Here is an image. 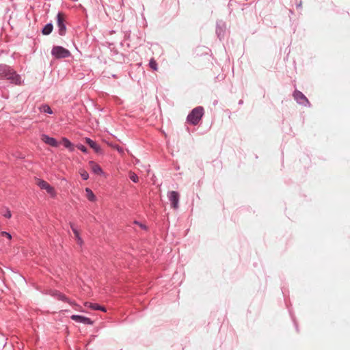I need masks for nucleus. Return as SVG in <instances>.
Returning a JSON list of instances; mask_svg holds the SVG:
<instances>
[{"label": "nucleus", "instance_id": "nucleus-15", "mask_svg": "<svg viewBox=\"0 0 350 350\" xmlns=\"http://www.w3.org/2000/svg\"><path fill=\"white\" fill-rule=\"evenodd\" d=\"M85 192L86 197L90 201L94 202L96 200V196L90 188H86Z\"/></svg>", "mask_w": 350, "mask_h": 350}, {"label": "nucleus", "instance_id": "nucleus-24", "mask_svg": "<svg viewBox=\"0 0 350 350\" xmlns=\"http://www.w3.org/2000/svg\"><path fill=\"white\" fill-rule=\"evenodd\" d=\"M1 234L3 236H5V237H7L8 239H12V236L10 234H9L8 232H1Z\"/></svg>", "mask_w": 350, "mask_h": 350}, {"label": "nucleus", "instance_id": "nucleus-19", "mask_svg": "<svg viewBox=\"0 0 350 350\" xmlns=\"http://www.w3.org/2000/svg\"><path fill=\"white\" fill-rule=\"evenodd\" d=\"M149 65H150V67L154 70H157L158 68H157V64L156 62V61L154 59H151L150 61V63H149Z\"/></svg>", "mask_w": 350, "mask_h": 350}, {"label": "nucleus", "instance_id": "nucleus-18", "mask_svg": "<svg viewBox=\"0 0 350 350\" xmlns=\"http://www.w3.org/2000/svg\"><path fill=\"white\" fill-rule=\"evenodd\" d=\"M40 110L42 112L47 113L49 114H51L53 113L51 109L50 108V107L49 105H42L40 107Z\"/></svg>", "mask_w": 350, "mask_h": 350}, {"label": "nucleus", "instance_id": "nucleus-11", "mask_svg": "<svg viewBox=\"0 0 350 350\" xmlns=\"http://www.w3.org/2000/svg\"><path fill=\"white\" fill-rule=\"evenodd\" d=\"M85 142L96 152H100V146L96 142H94L93 140H92L90 138H85Z\"/></svg>", "mask_w": 350, "mask_h": 350}, {"label": "nucleus", "instance_id": "nucleus-3", "mask_svg": "<svg viewBox=\"0 0 350 350\" xmlns=\"http://www.w3.org/2000/svg\"><path fill=\"white\" fill-rule=\"evenodd\" d=\"M51 54L55 58H65L70 56V52L66 49L57 46L52 49Z\"/></svg>", "mask_w": 350, "mask_h": 350}, {"label": "nucleus", "instance_id": "nucleus-8", "mask_svg": "<svg viewBox=\"0 0 350 350\" xmlns=\"http://www.w3.org/2000/svg\"><path fill=\"white\" fill-rule=\"evenodd\" d=\"M41 139L45 144H49L53 147H57L58 146V143L55 138L51 137L45 134L42 135Z\"/></svg>", "mask_w": 350, "mask_h": 350}, {"label": "nucleus", "instance_id": "nucleus-13", "mask_svg": "<svg viewBox=\"0 0 350 350\" xmlns=\"http://www.w3.org/2000/svg\"><path fill=\"white\" fill-rule=\"evenodd\" d=\"M70 226H71L73 233L75 234V239L77 240V243L79 245H82L83 240L79 235V231L73 226V225L72 224H70Z\"/></svg>", "mask_w": 350, "mask_h": 350}, {"label": "nucleus", "instance_id": "nucleus-16", "mask_svg": "<svg viewBox=\"0 0 350 350\" xmlns=\"http://www.w3.org/2000/svg\"><path fill=\"white\" fill-rule=\"evenodd\" d=\"M53 29V25L51 23H49L44 27L42 32L44 35H49L52 32Z\"/></svg>", "mask_w": 350, "mask_h": 350}, {"label": "nucleus", "instance_id": "nucleus-12", "mask_svg": "<svg viewBox=\"0 0 350 350\" xmlns=\"http://www.w3.org/2000/svg\"><path fill=\"white\" fill-rule=\"evenodd\" d=\"M53 296L54 297H56L59 300H62V301H67L71 305H75V303L73 302H70L68 299L62 293L58 292V291H55L53 294Z\"/></svg>", "mask_w": 350, "mask_h": 350}, {"label": "nucleus", "instance_id": "nucleus-21", "mask_svg": "<svg viewBox=\"0 0 350 350\" xmlns=\"http://www.w3.org/2000/svg\"><path fill=\"white\" fill-rule=\"evenodd\" d=\"M129 178L135 183H137L138 181V176L134 172H131L129 173Z\"/></svg>", "mask_w": 350, "mask_h": 350}, {"label": "nucleus", "instance_id": "nucleus-17", "mask_svg": "<svg viewBox=\"0 0 350 350\" xmlns=\"http://www.w3.org/2000/svg\"><path fill=\"white\" fill-rule=\"evenodd\" d=\"M62 142L66 148H69L71 151L74 150L72 144L67 138H62Z\"/></svg>", "mask_w": 350, "mask_h": 350}, {"label": "nucleus", "instance_id": "nucleus-22", "mask_svg": "<svg viewBox=\"0 0 350 350\" xmlns=\"http://www.w3.org/2000/svg\"><path fill=\"white\" fill-rule=\"evenodd\" d=\"M77 147L83 152H87L88 151L87 148L85 147L83 145L79 144L77 146Z\"/></svg>", "mask_w": 350, "mask_h": 350}, {"label": "nucleus", "instance_id": "nucleus-10", "mask_svg": "<svg viewBox=\"0 0 350 350\" xmlns=\"http://www.w3.org/2000/svg\"><path fill=\"white\" fill-rule=\"evenodd\" d=\"M294 97L300 104H304L305 102H308L306 97L300 92H295Z\"/></svg>", "mask_w": 350, "mask_h": 350}, {"label": "nucleus", "instance_id": "nucleus-5", "mask_svg": "<svg viewBox=\"0 0 350 350\" xmlns=\"http://www.w3.org/2000/svg\"><path fill=\"white\" fill-rule=\"evenodd\" d=\"M37 185L42 189H45L46 192L51 196H55V191L53 187H51L47 182L43 180L38 179L37 180Z\"/></svg>", "mask_w": 350, "mask_h": 350}, {"label": "nucleus", "instance_id": "nucleus-23", "mask_svg": "<svg viewBox=\"0 0 350 350\" xmlns=\"http://www.w3.org/2000/svg\"><path fill=\"white\" fill-rule=\"evenodd\" d=\"M3 216L7 218H10L12 217L11 212L8 209H6V211L5 214H3Z\"/></svg>", "mask_w": 350, "mask_h": 350}, {"label": "nucleus", "instance_id": "nucleus-1", "mask_svg": "<svg viewBox=\"0 0 350 350\" xmlns=\"http://www.w3.org/2000/svg\"><path fill=\"white\" fill-rule=\"evenodd\" d=\"M0 77L9 80L15 85H21L22 80L19 75L7 66H0Z\"/></svg>", "mask_w": 350, "mask_h": 350}, {"label": "nucleus", "instance_id": "nucleus-6", "mask_svg": "<svg viewBox=\"0 0 350 350\" xmlns=\"http://www.w3.org/2000/svg\"><path fill=\"white\" fill-rule=\"evenodd\" d=\"M168 198L171 202V206L174 208H177L179 200V194L178 192L172 191L169 192Z\"/></svg>", "mask_w": 350, "mask_h": 350}, {"label": "nucleus", "instance_id": "nucleus-25", "mask_svg": "<svg viewBox=\"0 0 350 350\" xmlns=\"http://www.w3.org/2000/svg\"><path fill=\"white\" fill-rule=\"evenodd\" d=\"M115 148H116V150H117L119 152H120V153H123V150H122V148H120L119 146H116Z\"/></svg>", "mask_w": 350, "mask_h": 350}, {"label": "nucleus", "instance_id": "nucleus-14", "mask_svg": "<svg viewBox=\"0 0 350 350\" xmlns=\"http://www.w3.org/2000/svg\"><path fill=\"white\" fill-rule=\"evenodd\" d=\"M85 305L89 308H91L93 310H100L102 311H104L105 312V308L104 307H102L99 305H98L97 304H92V303H88V302H86L85 304Z\"/></svg>", "mask_w": 350, "mask_h": 350}, {"label": "nucleus", "instance_id": "nucleus-4", "mask_svg": "<svg viewBox=\"0 0 350 350\" xmlns=\"http://www.w3.org/2000/svg\"><path fill=\"white\" fill-rule=\"evenodd\" d=\"M57 26L59 27V33L61 36H63L65 34L66 28L65 25V21H66V16L63 13H58L57 16Z\"/></svg>", "mask_w": 350, "mask_h": 350}, {"label": "nucleus", "instance_id": "nucleus-9", "mask_svg": "<svg viewBox=\"0 0 350 350\" xmlns=\"http://www.w3.org/2000/svg\"><path fill=\"white\" fill-rule=\"evenodd\" d=\"M89 165L90 169L93 172H94L96 174H101L103 173V170L101 167L95 162L94 161H90Z\"/></svg>", "mask_w": 350, "mask_h": 350}, {"label": "nucleus", "instance_id": "nucleus-2", "mask_svg": "<svg viewBox=\"0 0 350 350\" xmlns=\"http://www.w3.org/2000/svg\"><path fill=\"white\" fill-rule=\"evenodd\" d=\"M204 113V109L202 107H198L193 109L187 116V121L192 124H197L202 118Z\"/></svg>", "mask_w": 350, "mask_h": 350}, {"label": "nucleus", "instance_id": "nucleus-20", "mask_svg": "<svg viewBox=\"0 0 350 350\" xmlns=\"http://www.w3.org/2000/svg\"><path fill=\"white\" fill-rule=\"evenodd\" d=\"M79 173L83 180H87L89 178V174L85 170H81Z\"/></svg>", "mask_w": 350, "mask_h": 350}, {"label": "nucleus", "instance_id": "nucleus-7", "mask_svg": "<svg viewBox=\"0 0 350 350\" xmlns=\"http://www.w3.org/2000/svg\"><path fill=\"white\" fill-rule=\"evenodd\" d=\"M70 318L78 323L83 324L92 325L93 323L90 319L80 315H72Z\"/></svg>", "mask_w": 350, "mask_h": 350}]
</instances>
